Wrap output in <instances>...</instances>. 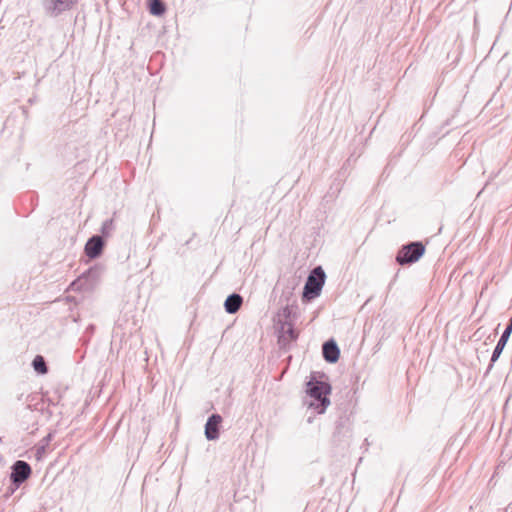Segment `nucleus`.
<instances>
[{
    "instance_id": "f257e3e1",
    "label": "nucleus",
    "mask_w": 512,
    "mask_h": 512,
    "mask_svg": "<svg viewBox=\"0 0 512 512\" xmlns=\"http://www.w3.org/2000/svg\"><path fill=\"white\" fill-rule=\"evenodd\" d=\"M331 385L325 381H319L314 376H311L307 382V394L312 398L308 403L310 408L317 411L318 414H323L327 407L330 405L328 395L331 393Z\"/></svg>"
},
{
    "instance_id": "f03ea898",
    "label": "nucleus",
    "mask_w": 512,
    "mask_h": 512,
    "mask_svg": "<svg viewBox=\"0 0 512 512\" xmlns=\"http://www.w3.org/2000/svg\"><path fill=\"white\" fill-rule=\"evenodd\" d=\"M326 274L321 266H317L311 270L304 285L302 299L303 301H311L318 297L325 284Z\"/></svg>"
},
{
    "instance_id": "7ed1b4c3",
    "label": "nucleus",
    "mask_w": 512,
    "mask_h": 512,
    "mask_svg": "<svg viewBox=\"0 0 512 512\" xmlns=\"http://www.w3.org/2000/svg\"><path fill=\"white\" fill-rule=\"evenodd\" d=\"M425 253V246L420 241L410 242L403 245L397 255L396 262L401 265H411L417 262Z\"/></svg>"
},
{
    "instance_id": "20e7f679",
    "label": "nucleus",
    "mask_w": 512,
    "mask_h": 512,
    "mask_svg": "<svg viewBox=\"0 0 512 512\" xmlns=\"http://www.w3.org/2000/svg\"><path fill=\"white\" fill-rule=\"evenodd\" d=\"M79 0H42V7L46 15L58 17L66 11H70Z\"/></svg>"
},
{
    "instance_id": "39448f33",
    "label": "nucleus",
    "mask_w": 512,
    "mask_h": 512,
    "mask_svg": "<svg viewBox=\"0 0 512 512\" xmlns=\"http://www.w3.org/2000/svg\"><path fill=\"white\" fill-rule=\"evenodd\" d=\"M101 269L97 266L89 268L84 272L76 281L72 283L75 289L89 290L91 289L100 279Z\"/></svg>"
},
{
    "instance_id": "423d86ee",
    "label": "nucleus",
    "mask_w": 512,
    "mask_h": 512,
    "mask_svg": "<svg viewBox=\"0 0 512 512\" xmlns=\"http://www.w3.org/2000/svg\"><path fill=\"white\" fill-rule=\"evenodd\" d=\"M11 469L10 480L16 487L23 484L32 473L30 465L23 460H17Z\"/></svg>"
},
{
    "instance_id": "0eeeda50",
    "label": "nucleus",
    "mask_w": 512,
    "mask_h": 512,
    "mask_svg": "<svg viewBox=\"0 0 512 512\" xmlns=\"http://www.w3.org/2000/svg\"><path fill=\"white\" fill-rule=\"evenodd\" d=\"M105 246L104 239L100 235H93L88 239L85 245V254L90 259H96L101 256Z\"/></svg>"
},
{
    "instance_id": "6e6552de",
    "label": "nucleus",
    "mask_w": 512,
    "mask_h": 512,
    "mask_svg": "<svg viewBox=\"0 0 512 512\" xmlns=\"http://www.w3.org/2000/svg\"><path fill=\"white\" fill-rule=\"evenodd\" d=\"M222 417L220 414H212L205 424V437L209 441L217 440L220 436Z\"/></svg>"
},
{
    "instance_id": "1a4fd4ad",
    "label": "nucleus",
    "mask_w": 512,
    "mask_h": 512,
    "mask_svg": "<svg viewBox=\"0 0 512 512\" xmlns=\"http://www.w3.org/2000/svg\"><path fill=\"white\" fill-rule=\"evenodd\" d=\"M512 333V317L509 320V323L507 324L505 330L503 331L500 339L498 340L496 347L494 348V351L492 353L491 359H490V365L489 369L492 368L493 364L499 359L500 355L502 354L510 336Z\"/></svg>"
},
{
    "instance_id": "9d476101",
    "label": "nucleus",
    "mask_w": 512,
    "mask_h": 512,
    "mask_svg": "<svg viewBox=\"0 0 512 512\" xmlns=\"http://www.w3.org/2000/svg\"><path fill=\"white\" fill-rule=\"evenodd\" d=\"M323 358L328 363H336L340 356V350L333 339L324 342L322 346Z\"/></svg>"
},
{
    "instance_id": "9b49d317",
    "label": "nucleus",
    "mask_w": 512,
    "mask_h": 512,
    "mask_svg": "<svg viewBox=\"0 0 512 512\" xmlns=\"http://www.w3.org/2000/svg\"><path fill=\"white\" fill-rule=\"evenodd\" d=\"M242 303V296L237 293H233L229 295L224 302L225 311L229 314H235L241 308Z\"/></svg>"
},
{
    "instance_id": "f8f14e48",
    "label": "nucleus",
    "mask_w": 512,
    "mask_h": 512,
    "mask_svg": "<svg viewBox=\"0 0 512 512\" xmlns=\"http://www.w3.org/2000/svg\"><path fill=\"white\" fill-rule=\"evenodd\" d=\"M281 337H288L289 340L294 341L298 338V333L294 329L293 323L291 321H286L278 326Z\"/></svg>"
},
{
    "instance_id": "ddd939ff",
    "label": "nucleus",
    "mask_w": 512,
    "mask_h": 512,
    "mask_svg": "<svg viewBox=\"0 0 512 512\" xmlns=\"http://www.w3.org/2000/svg\"><path fill=\"white\" fill-rule=\"evenodd\" d=\"M149 12L154 16H162L166 6L162 0H148Z\"/></svg>"
},
{
    "instance_id": "4468645a",
    "label": "nucleus",
    "mask_w": 512,
    "mask_h": 512,
    "mask_svg": "<svg viewBox=\"0 0 512 512\" xmlns=\"http://www.w3.org/2000/svg\"><path fill=\"white\" fill-rule=\"evenodd\" d=\"M32 367L38 374L44 375L48 373V366L42 355L35 356L32 361Z\"/></svg>"
},
{
    "instance_id": "2eb2a0df",
    "label": "nucleus",
    "mask_w": 512,
    "mask_h": 512,
    "mask_svg": "<svg viewBox=\"0 0 512 512\" xmlns=\"http://www.w3.org/2000/svg\"><path fill=\"white\" fill-rule=\"evenodd\" d=\"M292 312H293V307H291L289 305L282 307L277 313V320H276L277 326H279L283 323H286V321H291L290 318H291Z\"/></svg>"
},
{
    "instance_id": "dca6fc26",
    "label": "nucleus",
    "mask_w": 512,
    "mask_h": 512,
    "mask_svg": "<svg viewBox=\"0 0 512 512\" xmlns=\"http://www.w3.org/2000/svg\"><path fill=\"white\" fill-rule=\"evenodd\" d=\"M114 230H115L114 220L112 218L107 219L102 224L100 236H102V238L109 237L112 235Z\"/></svg>"
},
{
    "instance_id": "f3484780",
    "label": "nucleus",
    "mask_w": 512,
    "mask_h": 512,
    "mask_svg": "<svg viewBox=\"0 0 512 512\" xmlns=\"http://www.w3.org/2000/svg\"><path fill=\"white\" fill-rule=\"evenodd\" d=\"M94 329H95L94 325H92V324H91V325H89V326L86 328V332L93 333Z\"/></svg>"
}]
</instances>
